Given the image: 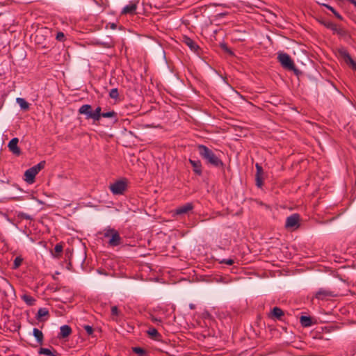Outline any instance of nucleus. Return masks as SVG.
<instances>
[{"instance_id": "21", "label": "nucleus", "mask_w": 356, "mask_h": 356, "mask_svg": "<svg viewBox=\"0 0 356 356\" xmlns=\"http://www.w3.org/2000/svg\"><path fill=\"white\" fill-rule=\"evenodd\" d=\"M300 321L301 325L304 327H309L312 323L311 318L307 316H302Z\"/></svg>"}, {"instance_id": "32", "label": "nucleus", "mask_w": 356, "mask_h": 356, "mask_svg": "<svg viewBox=\"0 0 356 356\" xmlns=\"http://www.w3.org/2000/svg\"><path fill=\"white\" fill-rule=\"evenodd\" d=\"M111 314L113 316H118L119 314V311L117 306H113L111 307Z\"/></svg>"}, {"instance_id": "19", "label": "nucleus", "mask_w": 356, "mask_h": 356, "mask_svg": "<svg viewBox=\"0 0 356 356\" xmlns=\"http://www.w3.org/2000/svg\"><path fill=\"white\" fill-rule=\"evenodd\" d=\"M148 335L154 339H158V337H160L159 333L158 332L157 330L153 327H149L148 330L147 331Z\"/></svg>"}, {"instance_id": "15", "label": "nucleus", "mask_w": 356, "mask_h": 356, "mask_svg": "<svg viewBox=\"0 0 356 356\" xmlns=\"http://www.w3.org/2000/svg\"><path fill=\"white\" fill-rule=\"evenodd\" d=\"M339 54L343 58L345 62L349 65L353 61V59L351 58L348 52L343 48L339 49Z\"/></svg>"}, {"instance_id": "3", "label": "nucleus", "mask_w": 356, "mask_h": 356, "mask_svg": "<svg viewBox=\"0 0 356 356\" xmlns=\"http://www.w3.org/2000/svg\"><path fill=\"white\" fill-rule=\"evenodd\" d=\"M99 234L108 239V245L110 247H116L122 243V240L119 232L113 228L108 227L99 232Z\"/></svg>"}, {"instance_id": "22", "label": "nucleus", "mask_w": 356, "mask_h": 356, "mask_svg": "<svg viewBox=\"0 0 356 356\" xmlns=\"http://www.w3.org/2000/svg\"><path fill=\"white\" fill-rule=\"evenodd\" d=\"M272 316L277 319H280L282 316H284L283 311L279 307H274L272 310Z\"/></svg>"}, {"instance_id": "20", "label": "nucleus", "mask_w": 356, "mask_h": 356, "mask_svg": "<svg viewBox=\"0 0 356 356\" xmlns=\"http://www.w3.org/2000/svg\"><path fill=\"white\" fill-rule=\"evenodd\" d=\"M17 103L19 104L20 108L23 110H28L29 108V104L23 98L18 97L16 99Z\"/></svg>"}, {"instance_id": "30", "label": "nucleus", "mask_w": 356, "mask_h": 356, "mask_svg": "<svg viewBox=\"0 0 356 356\" xmlns=\"http://www.w3.org/2000/svg\"><path fill=\"white\" fill-rule=\"evenodd\" d=\"M255 167L257 169L256 176H262V174H263L262 167L259 163H256Z\"/></svg>"}, {"instance_id": "23", "label": "nucleus", "mask_w": 356, "mask_h": 356, "mask_svg": "<svg viewBox=\"0 0 356 356\" xmlns=\"http://www.w3.org/2000/svg\"><path fill=\"white\" fill-rule=\"evenodd\" d=\"M48 315L49 311L47 308H40L38 312L37 319L41 321L42 317L47 316Z\"/></svg>"}, {"instance_id": "35", "label": "nucleus", "mask_w": 356, "mask_h": 356, "mask_svg": "<svg viewBox=\"0 0 356 356\" xmlns=\"http://www.w3.org/2000/svg\"><path fill=\"white\" fill-rule=\"evenodd\" d=\"M55 252L60 254L63 251V246L60 244H56L54 248Z\"/></svg>"}, {"instance_id": "25", "label": "nucleus", "mask_w": 356, "mask_h": 356, "mask_svg": "<svg viewBox=\"0 0 356 356\" xmlns=\"http://www.w3.org/2000/svg\"><path fill=\"white\" fill-rule=\"evenodd\" d=\"M22 261L23 259L21 257H17L14 260L13 268H18L21 266Z\"/></svg>"}, {"instance_id": "41", "label": "nucleus", "mask_w": 356, "mask_h": 356, "mask_svg": "<svg viewBox=\"0 0 356 356\" xmlns=\"http://www.w3.org/2000/svg\"><path fill=\"white\" fill-rule=\"evenodd\" d=\"M350 2L352 3L356 7V0H350Z\"/></svg>"}, {"instance_id": "43", "label": "nucleus", "mask_w": 356, "mask_h": 356, "mask_svg": "<svg viewBox=\"0 0 356 356\" xmlns=\"http://www.w3.org/2000/svg\"><path fill=\"white\" fill-rule=\"evenodd\" d=\"M349 1H350V0H348Z\"/></svg>"}, {"instance_id": "28", "label": "nucleus", "mask_w": 356, "mask_h": 356, "mask_svg": "<svg viewBox=\"0 0 356 356\" xmlns=\"http://www.w3.org/2000/svg\"><path fill=\"white\" fill-rule=\"evenodd\" d=\"M255 180H256V185L259 188H261L262 186V185H263V177H262V176H256Z\"/></svg>"}, {"instance_id": "7", "label": "nucleus", "mask_w": 356, "mask_h": 356, "mask_svg": "<svg viewBox=\"0 0 356 356\" xmlns=\"http://www.w3.org/2000/svg\"><path fill=\"white\" fill-rule=\"evenodd\" d=\"M321 23L323 25H324L326 28L332 30L334 33H337L338 35L343 34V31L341 28H339L337 24L330 21L323 20L321 22Z\"/></svg>"}, {"instance_id": "26", "label": "nucleus", "mask_w": 356, "mask_h": 356, "mask_svg": "<svg viewBox=\"0 0 356 356\" xmlns=\"http://www.w3.org/2000/svg\"><path fill=\"white\" fill-rule=\"evenodd\" d=\"M44 165H45V161H43L40 162L39 163H38L37 165H34V166H33V167H31V168H32L33 169H35V172H36L37 174H38V172H39L42 169H43V168H44Z\"/></svg>"}, {"instance_id": "1", "label": "nucleus", "mask_w": 356, "mask_h": 356, "mask_svg": "<svg viewBox=\"0 0 356 356\" xmlns=\"http://www.w3.org/2000/svg\"><path fill=\"white\" fill-rule=\"evenodd\" d=\"M101 111L102 108L99 106L97 107L94 111H92V107L89 104L82 105L79 109V113L85 115L86 119H92L94 121H98L101 117H103L106 118H115V121L117 120V113L115 111H112L106 113H102Z\"/></svg>"}, {"instance_id": "12", "label": "nucleus", "mask_w": 356, "mask_h": 356, "mask_svg": "<svg viewBox=\"0 0 356 356\" xmlns=\"http://www.w3.org/2000/svg\"><path fill=\"white\" fill-rule=\"evenodd\" d=\"M189 162L193 167L194 172L198 175H201L202 172L201 161L198 159H189Z\"/></svg>"}, {"instance_id": "4", "label": "nucleus", "mask_w": 356, "mask_h": 356, "mask_svg": "<svg viewBox=\"0 0 356 356\" xmlns=\"http://www.w3.org/2000/svg\"><path fill=\"white\" fill-rule=\"evenodd\" d=\"M277 59L284 69L292 70L296 74H299V70L296 67L293 60L289 54L283 52L278 53Z\"/></svg>"}, {"instance_id": "18", "label": "nucleus", "mask_w": 356, "mask_h": 356, "mask_svg": "<svg viewBox=\"0 0 356 356\" xmlns=\"http://www.w3.org/2000/svg\"><path fill=\"white\" fill-rule=\"evenodd\" d=\"M21 298L29 306H32L35 304V300L29 295L24 294Z\"/></svg>"}, {"instance_id": "39", "label": "nucleus", "mask_w": 356, "mask_h": 356, "mask_svg": "<svg viewBox=\"0 0 356 356\" xmlns=\"http://www.w3.org/2000/svg\"><path fill=\"white\" fill-rule=\"evenodd\" d=\"M350 65H351V67H353V69L354 70H355V71H356V61H355V60H353V61L352 63H350Z\"/></svg>"}, {"instance_id": "38", "label": "nucleus", "mask_w": 356, "mask_h": 356, "mask_svg": "<svg viewBox=\"0 0 356 356\" xmlns=\"http://www.w3.org/2000/svg\"><path fill=\"white\" fill-rule=\"evenodd\" d=\"M333 14L336 16V17H337L340 20H342L343 19V17L337 11H334L333 13Z\"/></svg>"}, {"instance_id": "42", "label": "nucleus", "mask_w": 356, "mask_h": 356, "mask_svg": "<svg viewBox=\"0 0 356 356\" xmlns=\"http://www.w3.org/2000/svg\"><path fill=\"white\" fill-rule=\"evenodd\" d=\"M190 308H191V309H194V308H195L194 305L191 304V305H190Z\"/></svg>"}, {"instance_id": "16", "label": "nucleus", "mask_w": 356, "mask_h": 356, "mask_svg": "<svg viewBox=\"0 0 356 356\" xmlns=\"http://www.w3.org/2000/svg\"><path fill=\"white\" fill-rule=\"evenodd\" d=\"M183 42L193 51H196L199 48L198 45L188 37H184Z\"/></svg>"}, {"instance_id": "36", "label": "nucleus", "mask_w": 356, "mask_h": 356, "mask_svg": "<svg viewBox=\"0 0 356 356\" xmlns=\"http://www.w3.org/2000/svg\"><path fill=\"white\" fill-rule=\"evenodd\" d=\"M319 4H320V5H321V6H324V7H325L326 8L329 9V10H330V11H332V13H334V11H336V10H335V9H334L333 7L330 6V5H328V4L323 3H319Z\"/></svg>"}, {"instance_id": "11", "label": "nucleus", "mask_w": 356, "mask_h": 356, "mask_svg": "<svg viewBox=\"0 0 356 356\" xmlns=\"http://www.w3.org/2000/svg\"><path fill=\"white\" fill-rule=\"evenodd\" d=\"M332 292L325 289H319L318 291L315 294V298L318 300H324L327 297H332Z\"/></svg>"}, {"instance_id": "17", "label": "nucleus", "mask_w": 356, "mask_h": 356, "mask_svg": "<svg viewBox=\"0 0 356 356\" xmlns=\"http://www.w3.org/2000/svg\"><path fill=\"white\" fill-rule=\"evenodd\" d=\"M33 336L35 337V338L36 339L37 341L41 344L43 341L42 332L38 328H34L33 330Z\"/></svg>"}, {"instance_id": "31", "label": "nucleus", "mask_w": 356, "mask_h": 356, "mask_svg": "<svg viewBox=\"0 0 356 356\" xmlns=\"http://www.w3.org/2000/svg\"><path fill=\"white\" fill-rule=\"evenodd\" d=\"M84 330L87 332L88 334L91 335L93 333V328L90 325H84Z\"/></svg>"}, {"instance_id": "33", "label": "nucleus", "mask_w": 356, "mask_h": 356, "mask_svg": "<svg viewBox=\"0 0 356 356\" xmlns=\"http://www.w3.org/2000/svg\"><path fill=\"white\" fill-rule=\"evenodd\" d=\"M150 319L153 323H156L157 325H161L162 322L161 318H156L155 316H153L150 317Z\"/></svg>"}, {"instance_id": "37", "label": "nucleus", "mask_w": 356, "mask_h": 356, "mask_svg": "<svg viewBox=\"0 0 356 356\" xmlns=\"http://www.w3.org/2000/svg\"><path fill=\"white\" fill-rule=\"evenodd\" d=\"M64 38H65V35H64V33H62V32H58V33H57V35H56V39H57L58 40L61 41V40H63V39Z\"/></svg>"}, {"instance_id": "27", "label": "nucleus", "mask_w": 356, "mask_h": 356, "mask_svg": "<svg viewBox=\"0 0 356 356\" xmlns=\"http://www.w3.org/2000/svg\"><path fill=\"white\" fill-rule=\"evenodd\" d=\"M118 90L117 88H113L109 92V97L112 99H116L118 97Z\"/></svg>"}, {"instance_id": "24", "label": "nucleus", "mask_w": 356, "mask_h": 356, "mask_svg": "<svg viewBox=\"0 0 356 356\" xmlns=\"http://www.w3.org/2000/svg\"><path fill=\"white\" fill-rule=\"evenodd\" d=\"M39 354L44 355L46 356H56L51 350L45 348H41L39 350Z\"/></svg>"}, {"instance_id": "34", "label": "nucleus", "mask_w": 356, "mask_h": 356, "mask_svg": "<svg viewBox=\"0 0 356 356\" xmlns=\"http://www.w3.org/2000/svg\"><path fill=\"white\" fill-rule=\"evenodd\" d=\"M133 350L134 353L139 354V355H143L145 353L144 350L140 347H135V348H134Z\"/></svg>"}, {"instance_id": "10", "label": "nucleus", "mask_w": 356, "mask_h": 356, "mask_svg": "<svg viewBox=\"0 0 356 356\" xmlns=\"http://www.w3.org/2000/svg\"><path fill=\"white\" fill-rule=\"evenodd\" d=\"M18 142H19V139L17 138H13L8 143V147L10 151L16 155H19L21 153V150L17 146Z\"/></svg>"}, {"instance_id": "29", "label": "nucleus", "mask_w": 356, "mask_h": 356, "mask_svg": "<svg viewBox=\"0 0 356 356\" xmlns=\"http://www.w3.org/2000/svg\"><path fill=\"white\" fill-rule=\"evenodd\" d=\"M220 264H225L227 265L231 266L234 264V261L232 259H223L220 261Z\"/></svg>"}, {"instance_id": "2", "label": "nucleus", "mask_w": 356, "mask_h": 356, "mask_svg": "<svg viewBox=\"0 0 356 356\" xmlns=\"http://www.w3.org/2000/svg\"><path fill=\"white\" fill-rule=\"evenodd\" d=\"M199 154L206 162L214 167L220 168L223 166V163L221 159L215 154V153L204 145H199L197 146Z\"/></svg>"}, {"instance_id": "40", "label": "nucleus", "mask_w": 356, "mask_h": 356, "mask_svg": "<svg viewBox=\"0 0 356 356\" xmlns=\"http://www.w3.org/2000/svg\"><path fill=\"white\" fill-rule=\"evenodd\" d=\"M110 26H111V28L112 29H115L117 26H116V24H115L112 23V24H110Z\"/></svg>"}, {"instance_id": "6", "label": "nucleus", "mask_w": 356, "mask_h": 356, "mask_svg": "<svg viewBox=\"0 0 356 356\" xmlns=\"http://www.w3.org/2000/svg\"><path fill=\"white\" fill-rule=\"evenodd\" d=\"M300 217L298 214H293L287 217L285 226L287 228H297L298 227Z\"/></svg>"}, {"instance_id": "9", "label": "nucleus", "mask_w": 356, "mask_h": 356, "mask_svg": "<svg viewBox=\"0 0 356 356\" xmlns=\"http://www.w3.org/2000/svg\"><path fill=\"white\" fill-rule=\"evenodd\" d=\"M38 175L35 170L32 168H29L24 172V181L31 184L35 181V177Z\"/></svg>"}, {"instance_id": "8", "label": "nucleus", "mask_w": 356, "mask_h": 356, "mask_svg": "<svg viewBox=\"0 0 356 356\" xmlns=\"http://www.w3.org/2000/svg\"><path fill=\"white\" fill-rule=\"evenodd\" d=\"M137 9V3L131 1L128 5L124 6L121 12L122 15H134Z\"/></svg>"}, {"instance_id": "5", "label": "nucleus", "mask_w": 356, "mask_h": 356, "mask_svg": "<svg viewBox=\"0 0 356 356\" xmlns=\"http://www.w3.org/2000/svg\"><path fill=\"white\" fill-rule=\"evenodd\" d=\"M127 182L119 180L110 185L109 188L114 195H122L127 189Z\"/></svg>"}, {"instance_id": "13", "label": "nucleus", "mask_w": 356, "mask_h": 356, "mask_svg": "<svg viewBox=\"0 0 356 356\" xmlns=\"http://www.w3.org/2000/svg\"><path fill=\"white\" fill-rule=\"evenodd\" d=\"M72 333L71 327L67 325H62L60 327V333L58 334V338L65 339L68 337Z\"/></svg>"}, {"instance_id": "14", "label": "nucleus", "mask_w": 356, "mask_h": 356, "mask_svg": "<svg viewBox=\"0 0 356 356\" xmlns=\"http://www.w3.org/2000/svg\"><path fill=\"white\" fill-rule=\"evenodd\" d=\"M193 208V206L191 203H187L177 208L176 210V213L178 215L184 214L192 210Z\"/></svg>"}]
</instances>
